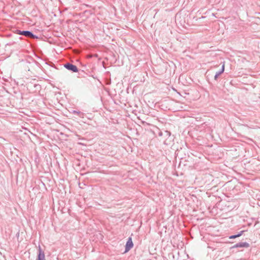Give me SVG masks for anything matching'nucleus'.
I'll list each match as a JSON object with an SVG mask.
<instances>
[{"mask_svg":"<svg viewBox=\"0 0 260 260\" xmlns=\"http://www.w3.org/2000/svg\"><path fill=\"white\" fill-rule=\"evenodd\" d=\"M22 35H24L26 37L32 39H36L39 40H43L45 41V39H47L46 37L44 36L42 34H21Z\"/></svg>","mask_w":260,"mask_h":260,"instance_id":"f257e3e1","label":"nucleus"},{"mask_svg":"<svg viewBox=\"0 0 260 260\" xmlns=\"http://www.w3.org/2000/svg\"><path fill=\"white\" fill-rule=\"evenodd\" d=\"M133 245L132 239L129 237L125 245V252L128 251L133 247Z\"/></svg>","mask_w":260,"mask_h":260,"instance_id":"f03ea898","label":"nucleus"},{"mask_svg":"<svg viewBox=\"0 0 260 260\" xmlns=\"http://www.w3.org/2000/svg\"><path fill=\"white\" fill-rule=\"evenodd\" d=\"M64 67L67 69L72 71L74 72H77L78 71L77 67L72 64L67 63L64 65Z\"/></svg>","mask_w":260,"mask_h":260,"instance_id":"7ed1b4c3","label":"nucleus"},{"mask_svg":"<svg viewBox=\"0 0 260 260\" xmlns=\"http://www.w3.org/2000/svg\"><path fill=\"white\" fill-rule=\"evenodd\" d=\"M45 254L43 251L41 250L39 251V253L38 255V257L37 260H45Z\"/></svg>","mask_w":260,"mask_h":260,"instance_id":"20e7f679","label":"nucleus"},{"mask_svg":"<svg viewBox=\"0 0 260 260\" xmlns=\"http://www.w3.org/2000/svg\"><path fill=\"white\" fill-rule=\"evenodd\" d=\"M248 246H249V245L248 243H243L237 244L236 245H235L234 246V247H247Z\"/></svg>","mask_w":260,"mask_h":260,"instance_id":"39448f33","label":"nucleus"},{"mask_svg":"<svg viewBox=\"0 0 260 260\" xmlns=\"http://www.w3.org/2000/svg\"><path fill=\"white\" fill-rule=\"evenodd\" d=\"M224 71V63H223L222 66V69L220 72L217 73L214 77L215 79H217L218 76H219L221 73H222Z\"/></svg>","mask_w":260,"mask_h":260,"instance_id":"423d86ee","label":"nucleus"},{"mask_svg":"<svg viewBox=\"0 0 260 260\" xmlns=\"http://www.w3.org/2000/svg\"><path fill=\"white\" fill-rule=\"evenodd\" d=\"M244 232L243 231H241V233L238 234V235H233V236H231L230 237V239H234V238H237V237H239L240 236H241L242 234V233Z\"/></svg>","mask_w":260,"mask_h":260,"instance_id":"0eeeda50","label":"nucleus"},{"mask_svg":"<svg viewBox=\"0 0 260 260\" xmlns=\"http://www.w3.org/2000/svg\"><path fill=\"white\" fill-rule=\"evenodd\" d=\"M17 32H30L28 30H18Z\"/></svg>","mask_w":260,"mask_h":260,"instance_id":"6e6552de","label":"nucleus"}]
</instances>
